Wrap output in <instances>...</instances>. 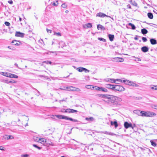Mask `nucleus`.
I'll return each mask as SVG.
<instances>
[{
	"label": "nucleus",
	"instance_id": "1",
	"mask_svg": "<svg viewBox=\"0 0 157 157\" xmlns=\"http://www.w3.org/2000/svg\"><path fill=\"white\" fill-rule=\"evenodd\" d=\"M109 105L113 106H117L118 105L117 103H116L114 95H111L108 100L106 101Z\"/></svg>",
	"mask_w": 157,
	"mask_h": 157
},
{
	"label": "nucleus",
	"instance_id": "2",
	"mask_svg": "<svg viewBox=\"0 0 157 157\" xmlns=\"http://www.w3.org/2000/svg\"><path fill=\"white\" fill-rule=\"evenodd\" d=\"M141 116L144 117H152L156 115V113L152 112L141 111Z\"/></svg>",
	"mask_w": 157,
	"mask_h": 157
},
{
	"label": "nucleus",
	"instance_id": "3",
	"mask_svg": "<svg viewBox=\"0 0 157 157\" xmlns=\"http://www.w3.org/2000/svg\"><path fill=\"white\" fill-rule=\"evenodd\" d=\"M55 116L59 119H65L67 120L71 121L74 122H78V121L77 120L69 117L67 116L61 115H56Z\"/></svg>",
	"mask_w": 157,
	"mask_h": 157
},
{
	"label": "nucleus",
	"instance_id": "4",
	"mask_svg": "<svg viewBox=\"0 0 157 157\" xmlns=\"http://www.w3.org/2000/svg\"><path fill=\"white\" fill-rule=\"evenodd\" d=\"M125 88L122 86L119 85H114L113 90L117 91H123Z\"/></svg>",
	"mask_w": 157,
	"mask_h": 157
},
{
	"label": "nucleus",
	"instance_id": "5",
	"mask_svg": "<svg viewBox=\"0 0 157 157\" xmlns=\"http://www.w3.org/2000/svg\"><path fill=\"white\" fill-rule=\"evenodd\" d=\"M76 70L79 72H82L84 71L85 72H89L90 71L87 69L83 67H79L77 68Z\"/></svg>",
	"mask_w": 157,
	"mask_h": 157
},
{
	"label": "nucleus",
	"instance_id": "6",
	"mask_svg": "<svg viewBox=\"0 0 157 157\" xmlns=\"http://www.w3.org/2000/svg\"><path fill=\"white\" fill-rule=\"evenodd\" d=\"M78 111L76 110L71 109H67L66 110H65L64 111L65 113H76Z\"/></svg>",
	"mask_w": 157,
	"mask_h": 157
},
{
	"label": "nucleus",
	"instance_id": "7",
	"mask_svg": "<svg viewBox=\"0 0 157 157\" xmlns=\"http://www.w3.org/2000/svg\"><path fill=\"white\" fill-rule=\"evenodd\" d=\"M96 16V17H111L110 16L107 15L101 12L97 13Z\"/></svg>",
	"mask_w": 157,
	"mask_h": 157
},
{
	"label": "nucleus",
	"instance_id": "8",
	"mask_svg": "<svg viewBox=\"0 0 157 157\" xmlns=\"http://www.w3.org/2000/svg\"><path fill=\"white\" fill-rule=\"evenodd\" d=\"M124 126L125 128L127 129L132 127V124L131 123H129L127 122H125L124 124Z\"/></svg>",
	"mask_w": 157,
	"mask_h": 157
},
{
	"label": "nucleus",
	"instance_id": "9",
	"mask_svg": "<svg viewBox=\"0 0 157 157\" xmlns=\"http://www.w3.org/2000/svg\"><path fill=\"white\" fill-rule=\"evenodd\" d=\"M24 34L19 32H17L15 33V36H19L21 37H24Z\"/></svg>",
	"mask_w": 157,
	"mask_h": 157
},
{
	"label": "nucleus",
	"instance_id": "10",
	"mask_svg": "<svg viewBox=\"0 0 157 157\" xmlns=\"http://www.w3.org/2000/svg\"><path fill=\"white\" fill-rule=\"evenodd\" d=\"M114 96L116 103H117L118 104L119 103L121 102L122 101V99L121 98L115 96Z\"/></svg>",
	"mask_w": 157,
	"mask_h": 157
},
{
	"label": "nucleus",
	"instance_id": "11",
	"mask_svg": "<svg viewBox=\"0 0 157 157\" xmlns=\"http://www.w3.org/2000/svg\"><path fill=\"white\" fill-rule=\"evenodd\" d=\"M114 85H111L110 84H106L105 85V87L109 89H111L113 90Z\"/></svg>",
	"mask_w": 157,
	"mask_h": 157
},
{
	"label": "nucleus",
	"instance_id": "12",
	"mask_svg": "<svg viewBox=\"0 0 157 157\" xmlns=\"http://www.w3.org/2000/svg\"><path fill=\"white\" fill-rule=\"evenodd\" d=\"M3 138L6 139V140H9V139H11L14 138V137L13 136L10 135V136H8L5 135L3 136Z\"/></svg>",
	"mask_w": 157,
	"mask_h": 157
},
{
	"label": "nucleus",
	"instance_id": "13",
	"mask_svg": "<svg viewBox=\"0 0 157 157\" xmlns=\"http://www.w3.org/2000/svg\"><path fill=\"white\" fill-rule=\"evenodd\" d=\"M111 95H108V94H101L100 95V97H101L102 98H106L107 99H109V97Z\"/></svg>",
	"mask_w": 157,
	"mask_h": 157
},
{
	"label": "nucleus",
	"instance_id": "14",
	"mask_svg": "<svg viewBox=\"0 0 157 157\" xmlns=\"http://www.w3.org/2000/svg\"><path fill=\"white\" fill-rule=\"evenodd\" d=\"M148 48L147 46H144L141 48V50L144 52H146L148 50Z\"/></svg>",
	"mask_w": 157,
	"mask_h": 157
},
{
	"label": "nucleus",
	"instance_id": "15",
	"mask_svg": "<svg viewBox=\"0 0 157 157\" xmlns=\"http://www.w3.org/2000/svg\"><path fill=\"white\" fill-rule=\"evenodd\" d=\"M83 27L85 28H90L92 27V25L91 23H88L83 25Z\"/></svg>",
	"mask_w": 157,
	"mask_h": 157
},
{
	"label": "nucleus",
	"instance_id": "16",
	"mask_svg": "<svg viewBox=\"0 0 157 157\" xmlns=\"http://www.w3.org/2000/svg\"><path fill=\"white\" fill-rule=\"evenodd\" d=\"M114 59H115V61L119 62H123L124 60L123 59L119 57H116Z\"/></svg>",
	"mask_w": 157,
	"mask_h": 157
},
{
	"label": "nucleus",
	"instance_id": "17",
	"mask_svg": "<svg viewBox=\"0 0 157 157\" xmlns=\"http://www.w3.org/2000/svg\"><path fill=\"white\" fill-rule=\"evenodd\" d=\"M46 142V140L45 139L43 138H40V140L39 143L43 144V145H44Z\"/></svg>",
	"mask_w": 157,
	"mask_h": 157
},
{
	"label": "nucleus",
	"instance_id": "18",
	"mask_svg": "<svg viewBox=\"0 0 157 157\" xmlns=\"http://www.w3.org/2000/svg\"><path fill=\"white\" fill-rule=\"evenodd\" d=\"M150 42L151 43L152 45L155 44L157 43L156 40L154 39H151L150 40Z\"/></svg>",
	"mask_w": 157,
	"mask_h": 157
},
{
	"label": "nucleus",
	"instance_id": "19",
	"mask_svg": "<svg viewBox=\"0 0 157 157\" xmlns=\"http://www.w3.org/2000/svg\"><path fill=\"white\" fill-rule=\"evenodd\" d=\"M111 124L112 125H114L116 128L118 126L117 123L116 121H114V122L111 121Z\"/></svg>",
	"mask_w": 157,
	"mask_h": 157
},
{
	"label": "nucleus",
	"instance_id": "20",
	"mask_svg": "<svg viewBox=\"0 0 157 157\" xmlns=\"http://www.w3.org/2000/svg\"><path fill=\"white\" fill-rule=\"evenodd\" d=\"M133 112L134 113L138 115L139 116H141V111L139 110H136L133 111Z\"/></svg>",
	"mask_w": 157,
	"mask_h": 157
},
{
	"label": "nucleus",
	"instance_id": "21",
	"mask_svg": "<svg viewBox=\"0 0 157 157\" xmlns=\"http://www.w3.org/2000/svg\"><path fill=\"white\" fill-rule=\"evenodd\" d=\"M85 120L89 122L93 121L94 120V118L93 117H86Z\"/></svg>",
	"mask_w": 157,
	"mask_h": 157
},
{
	"label": "nucleus",
	"instance_id": "22",
	"mask_svg": "<svg viewBox=\"0 0 157 157\" xmlns=\"http://www.w3.org/2000/svg\"><path fill=\"white\" fill-rule=\"evenodd\" d=\"M12 43L14 45L17 46L21 44L20 42L18 41V43H17V41L15 40L12 41Z\"/></svg>",
	"mask_w": 157,
	"mask_h": 157
},
{
	"label": "nucleus",
	"instance_id": "23",
	"mask_svg": "<svg viewBox=\"0 0 157 157\" xmlns=\"http://www.w3.org/2000/svg\"><path fill=\"white\" fill-rule=\"evenodd\" d=\"M97 28L98 30H101L105 29L104 27L101 25H97Z\"/></svg>",
	"mask_w": 157,
	"mask_h": 157
},
{
	"label": "nucleus",
	"instance_id": "24",
	"mask_svg": "<svg viewBox=\"0 0 157 157\" xmlns=\"http://www.w3.org/2000/svg\"><path fill=\"white\" fill-rule=\"evenodd\" d=\"M101 132L103 133H104V134H107V135H109L111 136H113V135H115L112 132H107L106 131H105L104 132Z\"/></svg>",
	"mask_w": 157,
	"mask_h": 157
},
{
	"label": "nucleus",
	"instance_id": "25",
	"mask_svg": "<svg viewBox=\"0 0 157 157\" xmlns=\"http://www.w3.org/2000/svg\"><path fill=\"white\" fill-rule=\"evenodd\" d=\"M108 37L109 39V40L111 41H112L113 40L114 37V35H113L109 34L108 35Z\"/></svg>",
	"mask_w": 157,
	"mask_h": 157
},
{
	"label": "nucleus",
	"instance_id": "26",
	"mask_svg": "<svg viewBox=\"0 0 157 157\" xmlns=\"http://www.w3.org/2000/svg\"><path fill=\"white\" fill-rule=\"evenodd\" d=\"M108 81L112 83H114L116 84H119L118 82H116L115 79L110 78L108 80Z\"/></svg>",
	"mask_w": 157,
	"mask_h": 157
},
{
	"label": "nucleus",
	"instance_id": "27",
	"mask_svg": "<svg viewBox=\"0 0 157 157\" xmlns=\"http://www.w3.org/2000/svg\"><path fill=\"white\" fill-rule=\"evenodd\" d=\"M141 33L143 34L144 35V34H147V33L148 31L147 29H146L144 28V29H141Z\"/></svg>",
	"mask_w": 157,
	"mask_h": 157
},
{
	"label": "nucleus",
	"instance_id": "28",
	"mask_svg": "<svg viewBox=\"0 0 157 157\" xmlns=\"http://www.w3.org/2000/svg\"><path fill=\"white\" fill-rule=\"evenodd\" d=\"M67 88L68 89V90L69 91H75V87L71 86L67 87Z\"/></svg>",
	"mask_w": 157,
	"mask_h": 157
},
{
	"label": "nucleus",
	"instance_id": "29",
	"mask_svg": "<svg viewBox=\"0 0 157 157\" xmlns=\"http://www.w3.org/2000/svg\"><path fill=\"white\" fill-rule=\"evenodd\" d=\"M3 74H2L3 75L7 77H10V73L8 72H2Z\"/></svg>",
	"mask_w": 157,
	"mask_h": 157
},
{
	"label": "nucleus",
	"instance_id": "30",
	"mask_svg": "<svg viewBox=\"0 0 157 157\" xmlns=\"http://www.w3.org/2000/svg\"><path fill=\"white\" fill-rule=\"evenodd\" d=\"M33 139L35 141L38 142H40V138L36 136H34L33 137Z\"/></svg>",
	"mask_w": 157,
	"mask_h": 157
},
{
	"label": "nucleus",
	"instance_id": "31",
	"mask_svg": "<svg viewBox=\"0 0 157 157\" xmlns=\"http://www.w3.org/2000/svg\"><path fill=\"white\" fill-rule=\"evenodd\" d=\"M147 16L149 18L152 19L153 18V15L152 13H147Z\"/></svg>",
	"mask_w": 157,
	"mask_h": 157
},
{
	"label": "nucleus",
	"instance_id": "32",
	"mask_svg": "<svg viewBox=\"0 0 157 157\" xmlns=\"http://www.w3.org/2000/svg\"><path fill=\"white\" fill-rule=\"evenodd\" d=\"M18 77L17 75L11 73H10V77L11 78H17Z\"/></svg>",
	"mask_w": 157,
	"mask_h": 157
},
{
	"label": "nucleus",
	"instance_id": "33",
	"mask_svg": "<svg viewBox=\"0 0 157 157\" xmlns=\"http://www.w3.org/2000/svg\"><path fill=\"white\" fill-rule=\"evenodd\" d=\"M85 87L87 89H93L94 88V86H92L91 85H86Z\"/></svg>",
	"mask_w": 157,
	"mask_h": 157
},
{
	"label": "nucleus",
	"instance_id": "34",
	"mask_svg": "<svg viewBox=\"0 0 157 157\" xmlns=\"http://www.w3.org/2000/svg\"><path fill=\"white\" fill-rule=\"evenodd\" d=\"M150 142L151 144V145L154 146V147H155L156 146V144L155 142L153 141V140H151L150 141Z\"/></svg>",
	"mask_w": 157,
	"mask_h": 157
},
{
	"label": "nucleus",
	"instance_id": "35",
	"mask_svg": "<svg viewBox=\"0 0 157 157\" xmlns=\"http://www.w3.org/2000/svg\"><path fill=\"white\" fill-rule=\"evenodd\" d=\"M52 5L54 6H56L58 4V1H56V2H53L51 3Z\"/></svg>",
	"mask_w": 157,
	"mask_h": 157
},
{
	"label": "nucleus",
	"instance_id": "36",
	"mask_svg": "<svg viewBox=\"0 0 157 157\" xmlns=\"http://www.w3.org/2000/svg\"><path fill=\"white\" fill-rule=\"evenodd\" d=\"M129 81L127 79L123 80L122 82L126 85H128Z\"/></svg>",
	"mask_w": 157,
	"mask_h": 157
},
{
	"label": "nucleus",
	"instance_id": "37",
	"mask_svg": "<svg viewBox=\"0 0 157 157\" xmlns=\"http://www.w3.org/2000/svg\"><path fill=\"white\" fill-rule=\"evenodd\" d=\"M128 25L131 26L132 29H135L136 27L134 24H132L131 23H129L128 24Z\"/></svg>",
	"mask_w": 157,
	"mask_h": 157
},
{
	"label": "nucleus",
	"instance_id": "38",
	"mask_svg": "<svg viewBox=\"0 0 157 157\" xmlns=\"http://www.w3.org/2000/svg\"><path fill=\"white\" fill-rule=\"evenodd\" d=\"M100 90L105 92H106L108 91V90L102 87H101Z\"/></svg>",
	"mask_w": 157,
	"mask_h": 157
},
{
	"label": "nucleus",
	"instance_id": "39",
	"mask_svg": "<svg viewBox=\"0 0 157 157\" xmlns=\"http://www.w3.org/2000/svg\"><path fill=\"white\" fill-rule=\"evenodd\" d=\"M151 89L153 90H157V85L153 86L151 87Z\"/></svg>",
	"mask_w": 157,
	"mask_h": 157
},
{
	"label": "nucleus",
	"instance_id": "40",
	"mask_svg": "<svg viewBox=\"0 0 157 157\" xmlns=\"http://www.w3.org/2000/svg\"><path fill=\"white\" fill-rule=\"evenodd\" d=\"M54 35H56L57 36H61V33H60L59 32L56 33V32H54Z\"/></svg>",
	"mask_w": 157,
	"mask_h": 157
},
{
	"label": "nucleus",
	"instance_id": "41",
	"mask_svg": "<svg viewBox=\"0 0 157 157\" xmlns=\"http://www.w3.org/2000/svg\"><path fill=\"white\" fill-rule=\"evenodd\" d=\"M116 82H117L119 83V82H122L123 80L121 79H115Z\"/></svg>",
	"mask_w": 157,
	"mask_h": 157
},
{
	"label": "nucleus",
	"instance_id": "42",
	"mask_svg": "<svg viewBox=\"0 0 157 157\" xmlns=\"http://www.w3.org/2000/svg\"><path fill=\"white\" fill-rule=\"evenodd\" d=\"M131 86H135V87H138L139 86V85L136 84L135 83V82H132V83L131 84Z\"/></svg>",
	"mask_w": 157,
	"mask_h": 157
},
{
	"label": "nucleus",
	"instance_id": "43",
	"mask_svg": "<svg viewBox=\"0 0 157 157\" xmlns=\"http://www.w3.org/2000/svg\"><path fill=\"white\" fill-rule=\"evenodd\" d=\"M33 146L34 147L37 148V149H38L39 150H40L41 149V147H38V146H37L36 144H33Z\"/></svg>",
	"mask_w": 157,
	"mask_h": 157
},
{
	"label": "nucleus",
	"instance_id": "44",
	"mask_svg": "<svg viewBox=\"0 0 157 157\" xmlns=\"http://www.w3.org/2000/svg\"><path fill=\"white\" fill-rule=\"evenodd\" d=\"M61 6L63 8H65L67 7V5L65 3H63L62 5Z\"/></svg>",
	"mask_w": 157,
	"mask_h": 157
},
{
	"label": "nucleus",
	"instance_id": "45",
	"mask_svg": "<svg viewBox=\"0 0 157 157\" xmlns=\"http://www.w3.org/2000/svg\"><path fill=\"white\" fill-rule=\"evenodd\" d=\"M5 24L6 26H10V23L8 21H6L5 22Z\"/></svg>",
	"mask_w": 157,
	"mask_h": 157
},
{
	"label": "nucleus",
	"instance_id": "46",
	"mask_svg": "<svg viewBox=\"0 0 157 157\" xmlns=\"http://www.w3.org/2000/svg\"><path fill=\"white\" fill-rule=\"evenodd\" d=\"M98 39L99 40L101 41H102L104 42H105V41H106V40L105 39L102 38H98Z\"/></svg>",
	"mask_w": 157,
	"mask_h": 157
},
{
	"label": "nucleus",
	"instance_id": "47",
	"mask_svg": "<svg viewBox=\"0 0 157 157\" xmlns=\"http://www.w3.org/2000/svg\"><path fill=\"white\" fill-rule=\"evenodd\" d=\"M142 40H143V41L144 42H146L147 41V40L146 37H142Z\"/></svg>",
	"mask_w": 157,
	"mask_h": 157
},
{
	"label": "nucleus",
	"instance_id": "48",
	"mask_svg": "<svg viewBox=\"0 0 157 157\" xmlns=\"http://www.w3.org/2000/svg\"><path fill=\"white\" fill-rule=\"evenodd\" d=\"M45 63H47V64H51L52 62L50 61H45L44 62Z\"/></svg>",
	"mask_w": 157,
	"mask_h": 157
},
{
	"label": "nucleus",
	"instance_id": "49",
	"mask_svg": "<svg viewBox=\"0 0 157 157\" xmlns=\"http://www.w3.org/2000/svg\"><path fill=\"white\" fill-rule=\"evenodd\" d=\"M101 87L98 86H95V90H100Z\"/></svg>",
	"mask_w": 157,
	"mask_h": 157
},
{
	"label": "nucleus",
	"instance_id": "50",
	"mask_svg": "<svg viewBox=\"0 0 157 157\" xmlns=\"http://www.w3.org/2000/svg\"><path fill=\"white\" fill-rule=\"evenodd\" d=\"M11 124L13 125H15L16 124V122L15 121H12L11 122Z\"/></svg>",
	"mask_w": 157,
	"mask_h": 157
},
{
	"label": "nucleus",
	"instance_id": "51",
	"mask_svg": "<svg viewBox=\"0 0 157 157\" xmlns=\"http://www.w3.org/2000/svg\"><path fill=\"white\" fill-rule=\"evenodd\" d=\"M29 156V155L28 154L22 155H21V157H28Z\"/></svg>",
	"mask_w": 157,
	"mask_h": 157
},
{
	"label": "nucleus",
	"instance_id": "52",
	"mask_svg": "<svg viewBox=\"0 0 157 157\" xmlns=\"http://www.w3.org/2000/svg\"><path fill=\"white\" fill-rule=\"evenodd\" d=\"M80 90H80L79 88L75 87V91H77V92H79V91H80Z\"/></svg>",
	"mask_w": 157,
	"mask_h": 157
},
{
	"label": "nucleus",
	"instance_id": "53",
	"mask_svg": "<svg viewBox=\"0 0 157 157\" xmlns=\"http://www.w3.org/2000/svg\"><path fill=\"white\" fill-rule=\"evenodd\" d=\"M135 60L136 61H141V59L139 58H136V59Z\"/></svg>",
	"mask_w": 157,
	"mask_h": 157
},
{
	"label": "nucleus",
	"instance_id": "54",
	"mask_svg": "<svg viewBox=\"0 0 157 157\" xmlns=\"http://www.w3.org/2000/svg\"><path fill=\"white\" fill-rule=\"evenodd\" d=\"M47 32L48 33H52V30L50 29H47Z\"/></svg>",
	"mask_w": 157,
	"mask_h": 157
},
{
	"label": "nucleus",
	"instance_id": "55",
	"mask_svg": "<svg viewBox=\"0 0 157 157\" xmlns=\"http://www.w3.org/2000/svg\"><path fill=\"white\" fill-rule=\"evenodd\" d=\"M136 127V125L135 124H134L133 125H132V127H131V128L132 129H134V128Z\"/></svg>",
	"mask_w": 157,
	"mask_h": 157
},
{
	"label": "nucleus",
	"instance_id": "56",
	"mask_svg": "<svg viewBox=\"0 0 157 157\" xmlns=\"http://www.w3.org/2000/svg\"><path fill=\"white\" fill-rule=\"evenodd\" d=\"M8 2L10 4H12L13 3V2L12 0L9 1Z\"/></svg>",
	"mask_w": 157,
	"mask_h": 157
},
{
	"label": "nucleus",
	"instance_id": "57",
	"mask_svg": "<svg viewBox=\"0 0 157 157\" xmlns=\"http://www.w3.org/2000/svg\"><path fill=\"white\" fill-rule=\"evenodd\" d=\"M127 8L131 9V6L129 4L127 6Z\"/></svg>",
	"mask_w": 157,
	"mask_h": 157
},
{
	"label": "nucleus",
	"instance_id": "58",
	"mask_svg": "<svg viewBox=\"0 0 157 157\" xmlns=\"http://www.w3.org/2000/svg\"><path fill=\"white\" fill-rule=\"evenodd\" d=\"M0 150L2 151H4V149L3 148V147L2 146H0Z\"/></svg>",
	"mask_w": 157,
	"mask_h": 157
},
{
	"label": "nucleus",
	"instance_id": "59",
	"mask_svg": "<svg viewBox=\"0 0 157 157\" xmlns=\"http://www.w3.org/2000/svg\"><path fill=\"white\" fill-rule=\"evenodd\" d=\"M132 82H132L129 81V82L128 85H130V86H131V84L132 83Z\"/></svg>",
	"mask_w": 157,
	"mask_h": 157
},
{
	"label": "nucleus",
	"instance_id": "60",
	"mask_svg": "<svg viewBox=\"0 0 157 157\" xmlns=\"http://www.w3.org/2000/svg\"><path fill=\"white\" fill-rule=\"evenodd\" d=\"M49 145H51L52 146H54V144L52 143H51L49 144Z\"/></svg>",
	"mask_w": 157,
	"mask_h": 157
},
{
	"label": "nucleus",
	"instance_id": "61",
	"mask_svg": "<svg viewBox=\"0 0 157 157\" xmlns=\"http://www.w3.org/2000/svg\"><path fill=\"white\" fill-rule=\"evenodd\" d=\"M14 65L16 66V67L17 68H18V64L17 63H15V64H14Z\"/></svg>",
	"mask_w": 157,
	"mask_h": 157
},
{
	"label": "nucleus",
	"instance_id": "62",
	"mask_svg": "<svg viewBox=\"0 0 157 157\" xmlns=\"http://www.w3.org/2000/svg\"><path fill=\"white\" fill-rule=\"evenodd\" d=\"M134 39L135 40H138V38L137 37H135L134 38Z\"/></svg>",
	"mask_w": 157,
	"mask_h": 157
},
{
	"label": "nucleus",
	"instance_id": "63",
	"mask_svg": "<svg viewBox=\"0 0 157 157\" xmlns=\"http://www.w3.org/2000/svg\"><path fill=\"white\" fill-rule=\"evenodd\" d=\"M65 110V109H62V110H61V112H63V113H65L64 112V111Z\"/></svg>",
	"mask_w": 157,
	"mask_h": 157
},
{
	"label": "nucleus",
	"instance_id": "64",
	"mask_svg": "<svg viewBox=\"0 0 157 157\" xmlns=\"http://www.w3.org/2000/svg\"><path fill=\"white\" fill-rule=\"evenodd\" d=\"M9 83H13V82L12 81H9V82H8Z\"/></svg>",
	"mask_w": 157,
	"mask_h": 157
}]
</instances>
